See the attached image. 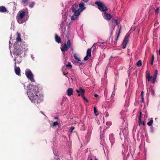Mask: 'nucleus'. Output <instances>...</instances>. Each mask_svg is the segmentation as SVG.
Returning a JSON list of instances; mask_svg holds the SVG:
<instances>
[{
	"label": "nucleus",
	"instance_id": "nucleus-1",
	"mask_svg": "<svg viewBox=\"0 0 160 160\" xmlns=\"http://www.w3.org/2000/svg\"><path fill=\"white\" fill-rule=\"evenodd\" d=\"M27 88V93L32 102L37 103L41 102L42 96L39 94L38 87L36 85L30 84L28 86Z\"/></svg>",
	"mask_w": 160,
	"mask_h": 160
},
{
	"label": "nucleus",
	"instance_id": "nucleus-2",
	"mask_svg": "<svg viewBox=\"0 0 160 160\" xmlns=\"http://www.w3.org/2000/svg\"><path fill=\"white\" fill-rule=\"evenodd\" d=\"M28 13L27 10L26 12L23 10H22L18 12L17 17V19L18 22L19 23H22L25 21V20L23 18L25 16V14L26 13L28 14Z\"/></svg>",
	"mask_w": 160,
	"mask_h": 160
},
{
	"label": "nucleus",
	"instance_id": "nucleus-3",
	"mask_svg": "<svg viewBox=\"0 0 160 160\" xmlns=\"http://www.w3.org/2000/svg\"><path fill=\"white\" fill-rule=\"evenodd\" d=\"M95 4L98 6V8L101 11L106 12L108 10L107 8L102 3L99 2H96Z\"/></svg>",
	"mask_w": 160,
	"mask_h": 160
},
{
	"label": "nucleus",
	"instance_id": "nucleus-4",
	"mask_svg": "<svg viewBox=\"0 0 160 160\" xmlns=\"http://www.w3.org/2000/svg\"><path fill=\"white\" fill-rule=\"evenodd\" d=\"M25 74L27 78L30 80L31 82L34 81L33 79V75L31 70L29 69L26 70L25 71Z\"/></svg>",
	"mask_w": 160,
	"mask_h": 160
},
{
	"label": "nucleus",
	"instance_id": "nucleus-5",
	"mask_svg": "<svg viewBox=\"0 0 160 160\" xmlns=\"http://www.w3.org/2000/svg\"><path fill=\"white\" fill-rule=\"evenodd\" d=\"M71 47V43L70 40H68L67 42V44H65L62 48H61L62 51L63 52L65 51H67L68 50V48H70Z\"/></svg>",
	"mask_w": 160,
	"mask_h": 160
},
{
	"label": "nucleus",
	"instance_id": "nucleus-6",
	"mask_svg": "<svg viewBox=\"0 0 160 160\" xmlns=\"http://www.w3.org/2000/svg\"><path fill=\"white\" fill-rule=\"evenodd\" d=\"M129 37V35H128L126 36L122 44L123 48L124 49L126 48V45L128 42Z\"/></svg>",
	"mask_w": 160,
	"mask_h": 160
},
{
	"label": "nucleus",
	"instance_id": "nucleus-7",
	"mask_svg": "<svg viewBox=\"0 0 160 160\" xmlns=\"http://www.w3.org/2000/svg\"><path fill=\"white\" fill-rule=\"evenodd\" d=\"M80 10V9H78L77 12H73L74 13L71 17L72 20H74L78 19V16L79 15L80 13L79 11Z\"/></svg>",
	"mask_w": 160,
	"mask_h": 160
},
{
	"label": "nucleus",
	"instance_id": "nucleus-8",
	"mask_svg": "<svg viewBox=\"0 0 160 160\" xmlns=\"http://www.w3.org/2000/svg\"><path fill=\"white\" fill-rule=\"evenodd\" d=\"M91 49L88 48L87 51L86 56L84 58V60L87 61L88 60L90 57L91 56Z\"/></svg>",
	"mask_w": 160,
	"mask_h": 160
},
{
	"label": "nucleus",
	"instance_id": "nucleus-9",
	"mask_svg": "<svg viewBox=\"0 0 160 160\" xmlns=\"http://www.w3.org/2000/svg\"><path fill=\"white\" fill-rule=\"evenodd\" d=\"M103 17L106 20L109 21L112 18V16L111 14L108 13L107 12H104Z\"/></svg>",
	"mask_w": 160,
	"mask_h": 160
},
{
	"label": "nucleus",
	"instance_id": "nucleus-10",
	"mask_svg": "<svg viewBox=\"0 0 160 160\" xmlns=\"http://www.w3.org/2000/svg\"><path fill=\"white\" fill-rule=\"evenodd\" d=\"M14 70L16 74L20 76V69L19 67H15L14 68Z\"/></svg>",
	"mask_w": 160,
	"mask_h": 160
},
{
	"label": "nucleus",
	"instance_id": "nucleus-11",
	"mask_svg": "<svg viewBox=\"0 0 160 160\" xmlns=\"http://www.w3.org/2000/svg\"><path fill=\"white\" fill-rule=\"evenodd\" d=\"M16 41L17 42H21L22 39L21 38V35L20 33L17 32V33Z\"/></svg>",
	"mask_w": 160,
	"mask_h": 160
},
{
	"label": "nucleus",
	"instance_id": "nucleus-12",
	"mask_svg": "<svg viewBox=\"0 0 160 160\" xmlns=\"http://www.w3.org/2000/svg\"><path fill=\"white\" fill-rule=\"evenodd\" d=\"M79 6L80 8L78 9H80L79 11L80 12H81L85 9L84 4L83 3H80Z\"/></svg>",
	"mask_w": 160,
	"mask_h": 160
},
{
	"label": "nucleus",
	"instance_id": "nucleus-13",
	"mask_svg": "<svg viewBox=\"0 0 160 160\" xmlns=\"http://www.w3.org/2000/svg\"><path fill=\"white\" fill-rule=\"evenodd\" d=\"M23 52L22 48H18L16 50V53L18 55H20Z\"/></svg>",
	"mask_w": 160,
	"mask_h": 160
},
{
	"label": "nucleus",
	"instance_id": "nucleus-14",
	"mask_svg": "<svg viewBox=\"0 0 160 160\" xmlns=\"http://www.w3.org/2000/svg\"><path fill=\"white\" fill-rule=\"evenodd\" d=\"M81 91L82 92V94L81 95V96L87 102H88V101L87 100V99L85 97L84 95V93L85 92V90L83 89H81Z\"/></svg>",
	"mask_w": 160,
	"mask_h": 160
},
{
	"label": "nucleus",
	"instance_id": "nucleus-15",
	"mask_svg": "<svg viewBox=\"0 0 160 160\" xmlns=\"http://www.w3.org/2000/svg\"><path fill=\"white\" fill-rule=\"evenodd\" d=\"M73 94V89L72 88H69L67 90V94L70 96Z\"/></svg>",
	"mask_w": 160,
	"mask_h": 160
},
{
	"label": "nucleus",
	"instance_id": "nucleus-16",
	"mask_svg": "<svg viewBox=\"0 0 160 160\" xmlns=\"http://www.w3.org/2000/svg\"><path fill=\"white\" fill-rule=\"evenodd\" d=\"M78 5L77 4H75L72 6V10L73 12H77V10L76 9L78 8Z\"/></svg>",
	"mask_w": 160,
	"mask_h": 160
},
{
	"label": "nucleus",
	"instance_id": "nucleus-17",
	"mask_svg": "<svg viewBox=\"0 0 160 160\" xmlns=\"http://www.w3.org/2000/svg\"><path fill=\"white\" fill-rule=\"evenodd\" d=\"M55 38L56 41L58 43H60L61 42L60 38L58 35H55Z\"/></svg>",
	"mask_w": 160,
	"mask_h": 160
},
{
	"label": "nucleus",
	"instance_id": "nucleus-18",
	"mask_svg": "<svg viewBox=\"0 0 160 160\" xmlns=\"http://www.w3.org/2000/svg\"><path fill=\"white\" fill-rule=\"evenodd\" d=\"M109 139L111 144L112 145L114 143V138H113V135L110 134L109 135Z\"/></svg>",
	"mask_w": 160,
	"mask_h": 160
},
{
	"label": "nucleus",
	"instance_id": "nucleus-19",
	"mask_svg": "<svg viewBox=\"0 0 160 160\" xmlns=\"http://www.w3.org/2000/svg\"><path fill=\"white\" fill-rule=\"evenodd\" d=\"M152 77L150 76V73L148 72V73L146 75V78L147 79H148L149 81L151 80V79L152 78Z\"/></svg>",
	"mask_w": 160,
	"mask_h": 160
},
{
	"label": "nucleus",
	"instance_id": "nucleus-20",
	"mask_svg": "<svg viewBox=\"0 0 160 160\" xmlns=\"http://www.w3.org/2000/svg\"><path fill=\"white\" fill-rule=\"evenodd\" d=\"M88 160H98L96 157L94 156L89 157Z\"/></svg>",
	"mask_w": 160,
	"mask_h": 160
},
{
	"label": "nucleus",
	"instance_id": "nucleus-21",
	"mask_svg": "<svg viewBox=\"0 0 160 160\" xmlns=\"http://www.w3.org/2000/svg\"><path fill=\"white\" fill-rule=\"evenodd\" d=\"M74 58L77 61H80V59L79 57L76 54H75L74 55Z\"/></svg>",
	"mask_w": 160,
	"mask_h": 160
},
{
	"label": "nucleus",
	"instance_id": "nucleus-22",
	"mask_svg": "<svg viewBox=\"0 0 160 160\" xmlns=\"http://www.w3.org/2000/svg\"><path fill=\"white\" fill-rule=\"evenodd\" d=\"M142 61L141 60H139L137 63L136 65L138 67H139L142 65Z\"/></svg>",
	"mask_w": 160,
	"mask_h": 160
},
{
	"label": "nucleus",
	"instance_id": "nucleus-23",
	"mask_svg": "<svg viewBox=\"0 0 160 160\" xmlns=\"http://www.w3.org/2000/svg\"><path fill=\"white\" fill-rule=\"evenodd\" d=\"M153 122V120L152 119H151L149 122H148L147 124L149 126H151L152 125Z\"/></svg>",
	"mask_w": 160,
	"mask_h": 160
},
{
	"label": "nucleus",
	"instance_id": "nucleus-24",
	"mask_svg": "<svg viewBox=\"0 0 160 160\" xmlns=\"http://www.w3.org/2000/svg\"><path fill=\"white\" fill-rule=\"evenodd\" d=\"M34 4H35L34 2H31L29 4V7L31 8H32L33 7Z\"/></svg>",
	"mask_w": 160,
	"mask_h": 160
},
{
	"label": "nucleus",
	"instance_id": "nucleus-25",
	"mask_svg": "<svg viewBox=\"0 0 160 160\" xmlns=\"http://www.w3.org/2000/svg\"><path fill=\"white\" fill-rule=\"evenodd\" d=\"M115 94V92L114 91H113L112 92V95L111 96V98L112 99H112L114 98V97Z\"/></svg>",
	"mask_w": 160,
	"mask_h": 160
},
{
	"label": "nucleus",
	"instance_id": "nucleus-26",
	"mask_svg": "<svg viewBox=\"0 0 160 160\" xmlns=\"http://www.w3.org/2000/svg\"><path fill=\"white\" fill-rule=\"evenodd\" d=\"M114 21L115 22L116 25H118L120 22V19H115L114 20Z\"/></svg>",
	"mask_w": 160,
	"mask_h": 160
},
{
	"label": "nucleus",
	"instance_id": "nucleus-27",
	"mask_svg": "<svg viewBox=\"0 0 160 160\" xmlns=\"http://www.w3.org/2000/svg\"><path fill=\"white\" fill-rule=\"evenodd\" d=\"M154 58L153 55H152L151 58V65H152L153 63L154 60Z\"/></svg>",
	"mask_w": 160,
	"mask_h": 160
},
{
	"label": "nucleus",
	"instance_id": "nucleus-28",
	"mask_svg": "<svg viewBox=\"0 0 160 160\" xmlns=\"http://www.w3.org/2000/svg\"><path fill=\"white\" fill-rule=\"evenodd\" d=\"M59 123L58 122H55L53 123L52 126L54 127L59 125Z\"/></svg>",
	"mask_w": 160,
	"mask_h": 160
},
{
	"label": "nucleus",
	"instance_id": "nucleus-29",
	"mask_svg": "<svg viewBox=\"0 0 160 160\" xmlns=\"http://www.w3.org/2000/svg\"><path fill=\"white\" fill-rule=\"evenodd\" d=\"M159 9L158 8H157L155 11V13L156 14H158L159 12Z\"/></svg>",
	"mask_w": 160,
	"mask_h": 160
},
{
	"label": "nucleus",
	"instance_id": "nucleus-30",
	"mask_svg": "<svg viewBox=\"0 0 160 160\" xmlns=\"http://www.w3.org/2000/svg\"><path fill=\"white\" fill-rule=\"evenodd\" d=\"M66 67H69L70 68H72V65H71L70 62H68V64L66 65Z\"/></svg>",
	"mask_w": 160,
	"mask_h": 160
},
{
	"label": "nucleus",
	"instance_id": "nucleus-31",
	"mask_svg": "<svg viewBox=\"0 0 160 160\" xmlns=\"http://www.w3.org/2000/svg\"><path fill=\"white\" fill-rule=\"evenodd\" d=\"M81 89H82L81 88H80V90H76V92L78 93H79V95H80V94H81V95L82 94V92L81 91Z\"/></svg>",
	"mask_w": 160,
	"mask_h": 160
},
{
	"label": "nucleus",
	"instance_id": "nucleus-32",
	"mask_svg": "<svg viewBox=\"0 0 160 160\" xmlns=\"http://www.w3.org/2000/svg\"><path fill=\"white\" fill-rule=\"evenodd\" d=\"M94 112L95 114L96 115H97L98 114H97V110L96 108L95 107H94Z\"/></svg>",
	"mask_w": 160,
	"mask_h": 160
},
{
	"label": "nucleus",
	"instance_id": "nucleus-33",
	"mask_svg": "<svg viewBox=\"0 0 160 160\" xmlns=\"http://www.w3.org/2000/svg\"><path fill=\"white\" fill-rule=\"evenodd\" d=\"M158 73V70H156L155 71V72H154V75L153 76L157 77Z\"/></svg>",
	"mask_w": 160,
	"mask_h": 160
},
{
	"label": "nucleus",
	"instance_id": "nucleus-34",
	"mask_svg": "<svg viewBox=\"0 0 160 160\" xmlns=\"http://www.w3.org/2000/svg\"><path fill=\"white\" fill-rule=\"evenodd\" d=\"M157 77L155 76H153L152 78V83H154L155 82V81Z\"/></svg>",
	"mask_w": 160,
	"mask_h": 160
},
{
	"label": "nucleus",
	"instance_id": "nucleus-35",
	"mask_svg": "<svg viewBox=\"0 0 160 160\" xmlns=\"http://www.w3.org/2000/svg\"><path fill=\"white\" fill-rule=\"evenodd\" d=\"M74 128H75L74 127H71L70 129L71 132H72Z\"/></svg>",
	"mask_w": 160,
	"mask_h": 160
},
{
	"label": "nucleus",
	"instance_id": "nucleus-36",
	"mask_svg": "<svg viewBox=\"0 0 160 160\" xmlns=\"http://www.w3.org/2000/svg\"><path fill=\"white\" fill-rule=\"evenodd\" d=\"M141 118H142L141 112H140L139 117V121H140V122L141 121Z\"/></svg>",
	"mask_w": 160,
	"mask_h": 160
},
{
	"label": "nucleus",
	"instance_id": "nucleus-37",
	"mask_svg": "<svg viewBox=\"0 0 160 160\" xmlns=\"http://www.w3.org/2000/svg\"><path fill=\"white\" fill-rule=\"evenodd\" d=\"M13 5H14L13 9V10L14 11L16 9V4L15 3H13Z\"/></svg>",
	"mask_w": 160,
	"mask_h": 160
},
{
	"label": "nucleus",
	"instance_id": "nucleus-38",
	"mask_svg": "<svg viewBox=\"0 0 160 160\" xmlns=\"http://www.w3.org/2000/svg\"><path fill=\"white\" fill-rule=\"evenodd\" d=\"M151 91L152 94L153 95H154L155 94V92L154 90H153L152 89H151Z\"/></svg>",
	"mask_w": 160,
	"mask_h": 160
},
{
	"label": "nucleus",
	"instance_id": "nucleus-39",
	"mask_svg": "<svg viewBox=\"0 0 160 160\" xmlns=\"http://www.w3.org/2000/svg\"><path fill=\"white\" fill-rule=\"evenodd\" d=\"M144 92L143 91H142L141 93V97H143Z\"/></svg>",
	"mask_w": 160,
	"mask_h": 160
},
{
	"label": "nucleus",
	"instance_id": "nucleus-40",
	"mask_svg": "<svg viewBox=\"0 0 160 160\" xmlns=\"http://www.w3.org/2000/svg\"><path fill=\"white\" fill-rule=\"evenodd\" d=\"M106 124L108 126H110V125H111V123L110 122H107L106 123Z\"/></svg>",
	"mask_w": 160,
	"mask_h": 160
},
{
	"label": "nucleus",
	"instance_id": "nucleus-41",
	"mask_svg": "<svg viewBox=\"0 0 160 160\" xmlns=\"http://www.w3.org/2000/svg\"><path fill=\"white\" fill-rule=\"evenodd\" d=\"M144 97H141V101L142 102H144Z\"/></svg>",
	"mask_w": 160,
	"mask_h": 160
},
{
	"label": "nucleus",
	"instance_id": "nucleus-42",
	"mask_svg": "<svg viewBox=\"0 0 160 160\" xmlns=\"http://www.w3.org/2000/svg\"><path fill=\"white\" fill-rule=\"evenodd\" d=\"M139 125H140L142 124V120H141V121L140 122V121L139 120Z\"/></svg>",
	"mask_w": 160,
	"mask_h": 160
},
{
	"label": "nucleus",
	"instance_id": "nucleus-43",
	"mask_svg": "<svg viewBox=\"0 0 160 160\" xmlns=\"http://www.w3.org/2000/svg\"><path fill=\"white\" fill-rule=\"evenodd\" d=\"M94 97L96 98L98 96V95L97 94H94Z\"/></svg>",
	"mask_w": 160,
	"mask_h": 160
},
{
	"label": "nucleus",
	"instance_id": "nucleus-44",
	"mask_svg": "<svg viewBox=\"0 0 160 160\" xmlns=\"http://www.w3.org/2000/svg\"><path fill=\"white\" fill-rule=\"evenodd\" d=\"M121 28H120L119 30V31L118 33V35H119V33H120V31H121Z\"/></svg>",
	"mask_w": 160,
	"mask_h": 160
},
{
	"label": "nucleus",
	"instance_id": "nucleus-45",
	"mask_svg": "<svg viewBox=\"0 0 160 160\" xmlns=\"http://www.w3.org/2000/svg\"><path fill=\"white\" fill-rule=\"evenodd\" d=\"M89 0H83V1L85 2H87Z\"/></svg>",
	"mask_w": 160,
	"mask_h": 160
},
{
	"label": "nucleus",
	"instance_id": "nucleus-46",
	"mask_svg": "<svg viewBox=\"0 0 160 160\" xmlns=\"http://www.w3.org/2000/svg\"><path fill=\"white\" fill-rule=\"evenodd\" d=\"M64 23L63 22H62V23H61V27H62L63 26V23Z\"/></svg>",
	"mask_w": 160,
	"mask_h": 160
},
{
	"label": "nucleus",
	"instance_id": "nucleus-47",
	"mask_svg": "<svg viewBox=\"0 0 160 160\" xmlns=\"http://www.w3.org/2000/svg\"><path fill=\"white\" fill-rule=\"evenodd\" d=\"M96 44H97V43H95L93 44V46H92V47H94V46H95V45H96Z\"/></svg>",
	"mask_w": 160,
	"mask_h": 160
},
{
	"label": "nucleus",
	"instance_id": "nucleus-48",
	"mask_svg": "<svg viewBox=\"0 0 160 160\" xmlns=\"http://www.w3.org/2000/svg\"><path fill=\"white\" fill-rule=\"evenodd\" d=\"M116 88H115V87L114 86V91H115L116 90Z\"/></svg>",
	"mask_w": 160,
	"mask_h": 160
},
{
	"label": "nucleus",
	"instance_id": "nucleus-49",
	"mask_svg": "<svg viewBox=\"0 0 160 160\" xmlns=\"http://www.w3.org/2000/svg\"><path fill=\"white\" fill-rule=\"evenodd\" d=\"M115 27V25H113L112 28H113V29H114Z\"/></svg>",
	"mask_w": 160,
	"mask_h": 160
},
{
	"label": "nucleus",
	"instance_id": "nucleus-50",
	"mask_svg": "<svg viewBox=\"0 0 160 160\" xmlns=\"http://www.w3.org/2000/svg\"><path fill=\"white\" fill-rule=\"evenodd\" d=\"M113 57L112 56H111L110 58L109 59H111Z\"/></svg>",
	"mask_w": 160,
	"mask_h": 160
},
{
	"label": "nucleus",
	"instance_id": "nucleus-51",
	"mask_svg": "<svg viewBox=\"0 0 160 160\" xmlns=\"http://www.w3.org/2000/svg\"><path fill=\"white\" fill-rule=\"evenodd\" d=\"M159 55L160 56V49L159 50Z\"/></svg>",
	"mask_w": 160,
	"mask_h": 160
},
{
	"label": "nucleus",
	"instance_id": "nucleus-52",
	"mask_svg": "<svg viewBox=\"0 0 160 160\" xmlns=\"http://www.w3.org/2000/svg\"><path fill=\"white\" fill-rule=\"evenodd\" d=\"M142 124L143 125H145V123L144 122H142Z\"/></svg>",
	"mask_w": 160,
	"mask_h": 160
},
{
	"label": "nucleus",
	"instance_id": "nucleus-53",
	"mask_svg": "<svg viewBox=\"0 0 160 160\" xmlns=\"http://www.w3.org/2000/svg\"><path fill=\"white\" fill-rule=\"evenodd\" d=\"M63 74H64V75H66L65 73V72H63Z\"/></svg>",
	"mask_w": 160,
	"mask_h": 160
},
{
	"label": "nucleus",
	"instance_id": "nucleus-54",
	"mask_svg": "<svg viewBox=\"0 0 160 160\" xmlns=\"http://www.w3.org/2000/svg\"><path fill=\"white\" fill-rule=\"evenodd\" d=\"M80 64L81 65H82L83 64V63H80Z\"/></svg>",
	"mask_w": 160,
	"mask_h": 160
},
{
	"label": "nucleus",
	"instance_id": "nucleus-55",
	"mask_svg": "<svg viewBox=\"0 0 160 160\" xmlns=\"http://www.w3.org/2000/svg\"><path fill=\"white\" fill-rule=\"evenodd\" d=\"M57 118H57V117H55V118L57 119Z\"/></svg>",
	"mask_w": 160,
	"mask_h": 160
},
{
	"label": "nucleus",
	"instance_id": "nucleus-56",
	"mask_svg": "<svg viewBox=\"0 0 160 160\" xmlns=\"http://www.w3.org/2000/svg\"><path fill=\"white\" fill-rule=\"evenodd\" d=\"M121 132H120V134H121Z\"/></svg>",
	"mask_w": 160,
	"mask_h": 160
}]
</instances>
